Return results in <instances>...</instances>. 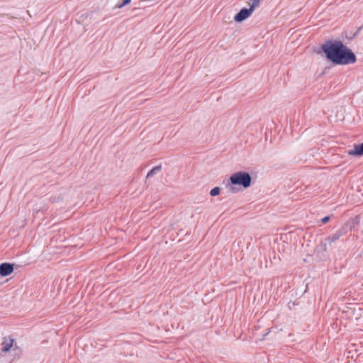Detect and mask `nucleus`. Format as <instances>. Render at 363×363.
<instances>
[{
  "instance_id": "5",
  "label": "nucleus",
  "mask_w": 363,
  "mask_h": 363,
  "mask_svg": "<svg viewBox=\"0 0 363 363\" xmlns=\"http://www.w3.org/2000/svg\"><path fill=\"white\" fill-rule=\"evenodd\" d=\"M13 272V265L12 264L4 262L0 264V275L6 277Z\"/></svg>"
},
{
  "instance_id": "1",
  "label": "nucleus",
  "mask_w": 363,
  "mask_h": 363,
  "mask_svg": "<svg viewBox=\"0 0 363 363\" xmlns=\"http://www.w3.org/2000/svg\"><path fill=\"white\" fill-rule=\"evenodd\" d=\"M326 57L336 65H350L356 62L354 53L341 41H328L321 47Z\"/></svg>"
},
{
  "instance_id": "15",
  "label": "nucleus",
  "mask_w": 363,
  "mask_h": 363,
  "mask_svg": "<svg viewBox=\"0 0 363 363\" xmlns=\"http://www.w3.org/2000/svg\"><path fill=\"white\" fill-rule=\"evenodd\" d=\"M58 201H59V199H57V200H56V199H53L52 200V202H57Z\"/></svg>"
},
{
  "instance_id": "12",
  "label": "nucleus",
  "mask_w": 363,
  "mask_h": 363,
  "mask_svg": "<svg viewBox=\"0 0 363 363\" xmlns=\"http://www.w3.org/2000/svg\"><path fill=\"white\" fill-rule=\"evenodd\" d=\"M251 1L250 8L255 10V9L259 6L261 0H250Z\"/></svg>"
},
{
  "instance_id": "4",
  "label": "nucleus",
  "mask_w": 363,
  "mask_h": 363,
  "mask_svg": "<svg viewBox=\"0 0 363 363\" xmlns=\"http://www.w3.org/2000/svg\"><path fill=\"white\" fill-rule=\"evenodd\" d=\"M345 234V232L344 230V229H339L337 230L333 235L331 236H329L326 239H325V243L324 244V247H323V250L325 251L326 250V245L327 243L331 246L332 243L335 242L336 240H337L340 237H342V235H344Z\"/></svg>"
},
{
  "instance_id": "6",
  "label": "nucleus",
  "mask_w": 363,
  "mask_h": 363,
  "mask_svg": "<svg viewBox=\"0 0 363 363\" xmlns=\"http://www.w3.org/2000/svg\"><path fill=\"white\" fill-rule=\"evenodd\" d=\"M13 339L11 337H4L2 342V348L1 352H6L10 350V349L13 345Z\"/></svg>"
},
{
  "instance_id": "3",
  "label": "nucleus",
  "mask_w": 363,
  "mask_h": 363,
  "mask_svg": "<svg viewBox=\"0 0 363 363\" xmlns=\"http://www.w3.org/2000/svg\"><path fill=\"white\" fill-rule=\"evenodd\" d=\"M253 9L250 7L249 9H242L234 17V20L236 22H242V21L247 18L251 13L253 12Z\"/></svg>"
},
{
  "instance_id": "14",
  "label": "nucleus",
  "mask_w": 363,
  "mask_h": 363,
  "mask_svg": "<svg viewBox=\"0 0 363 363\" xmlns=\"http://www.w3.org/2000/svg\"><path fill=\"white\" fill-rule=\"evenodd\" d=\"M330 220V216H325L322 219L323 223H326Z\"/></svg>"
},
{
  "instance_id": "13",
  "label": "nucleus",
  "mask_w": 363,
  "mask_h": 363,
  "mask_svg": "<svg viewBox=\"0 0 363 363\" xmlns=\"http://www.w3.org/2000/svg\"><path fill=\"white\" fill-rule=\"evenodd\" d=\"M131 0H123V2L122 4H118V5H116V8H118V9H121L122 7H123L124 6L130 4Z\"/></svg>"
},
{
  "instance_id": "10",
  "label": "nucleus",
  "mask_w": 363,
  "mask_h": 363,
  "mask_svg": "<svg viewBox=\"0 0 363 363\" xmlns=\"http://www.w3.org/2000/svg\"><path fill=\"white\" fill-rule=\"evenodd\" d=\"M162 169V167L160 165H158V166H156L155 167H153L147 174L146 176V178H150L151 177H152L153 175H155V174L158 173L159 172H160V170Z\"/></svg>"
},
{
  "instance_id": "8",
  "label": "nucleus",
  "mask_w": 363,
  "mask_h": 363,
  "mask_svg": "<svg viewBox=\"0 0 363 363\" xmlns=\"http://www.w3.org/2000/svg\"><path fill=\"white\" fill-rule=\"evenodd\" d=\"M357 223V218H351L347 223H345L340 229H344L346 234L348 230H351L352 228H354Z\"/></svg>"
},
{
  "instance_id": "9",
  "label": "nucleus",
  "mask_w": 363,
  "mask_h": 363,
  "mask_svg": "<svg viewBox=\"0 0 363 363\" xmlns=\"http://www.w3.org/2000/svg\"><path fill=\"white\" fill-rule=\"evenodd\" d=\"M357 223V218H351L347 223H345L340 229H344L346 234L348 230H351L352 228H354Z\"/></svg>"
},
{
  "instance_id": "2",
  "label": "nucleus",
  "mask_w": 363,
  "mask_h": 363,
  "mask_svg": "<svg viewBox=\"0 0 363 363\" xmlns=\"http://www.w3.org/2000/svg\"><path fill=\"white\" fill-rule=\"evenodd\" d=\"M230 181L233 185H239L243 188H247L251 184L252 178L247 172H238L230 176Z\"/></svg>"
},
{
  "instance_id": "7",
  "label": "nucleus",
  "mask_w": 363,
  "mask_h": 363,
  "mask_svg": "<svg viewBox=\"0 0 363 363\" xmlns=\"http://www.w3.org/2000/svg\"><path fill=\"white\" fill-rule=\"evenodd\" d=\"M348 155L352 156L363 155V143L359 145H355L352 150L348 151Z\"/></svg>"
},
{
  "instance_id": "11",
  "label": "nucleus",
  "mask_w": 363,
  "mask_h": 363,
  "mask_svg": "<svg viewBox=\"0 0 363 363\" xmlns=\"http://www.w3.org/2000/svg\"><path fill=\"white\" fill-rule=\"evenodd\" d=\"M220 188L216 186L212 189L210 191V194L211 196H216L220 194Z\"/></svg>"
}]
</instances>
